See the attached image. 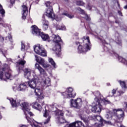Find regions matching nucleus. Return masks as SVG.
Instances as JSON below:
<instances>
[{
  "label": "nucleus",
  "instance_id": "27",
  "mask_svg": "<svg viewBox=\"0 0 127 127\" xmlns=\"http://www.w3.org/2000/svg\"><path fill=\"white\" fill-rule=\"evenodd\" d=\"M116 35H117V36H116L115 37V41L118 45H120V46H122V40L120 38V37H119V34L117 33L116 34Z\"/></svg>",
  "mask_w": 127,
  "mask_h": 127
},
{
  "label": "nucleus",
  "instance_id": "11",
  "mask_svg": "<svg viewBox=\"0 0 127 127\" xmlns=\"http://www.w3.org/2000/svg\"><path fill=\"white\" fill-rule=\"evenodd\" d=\"M94 101L96 102V104L95 106H94L91 109L92 112H93V113H101L102 111V108H103L102 107L103 105L101 104V102H100V101H99V99L97 98H95Z\"/></svg>",
  "mask_w": 127,
  "mask_h": 127
},
{
  "label": "nucleus",
  "instance_id": "43",
  "mask_svg": "<svg viewBox=\"0 0 127 127\" xmlns=\"http://www.w3.org/2000/svg\"><path fill=\"white\" fill-rule=\"evenodd\" d=\"M8 38L9 40L11 42H12V36H11L10 34H9V35H8Z\"/></svg>",
  "mask_w": 127,
  "mask_h": 127
},
{
  "label": "nucleus",
  "instance_id": "44",
  "mask_svg": "<svg viewBox=\"0 0 127 127\" xmlns=\"http://www.w3.org/2000/svg\"><path fill=\"white\" fill-rule=\"evenodd\" d=\"M78 33H76V35H73V39H78Z\"/></svg>",
  "mask_w": 127,
  "mask_h": 127
},
{
  "label": "nucleus",
  "instance_id": "55",
  "mask_svg": "<svg viewBox=\"0 0 127 127\" xmlns=\"http://www.w3.org/2000/svg\"><path fill=\"white\" fill-rule=\"evenodd\" d=\"M90 28V26L89 25H88L87 26V29H89Z\"/></svg>",
  "mask_w": 127,
  "mask_h": 127
},
{
  "label": "nucleus",
  "instance_id": "63",
  "mask_svg": "<svg viewBox=\"0 0 127 127\" xmlns=\"http://www.w3.org/2000/svg\"><path fill=\"white\" fill-rule=\"evenodd\" d=\"M65 0V1H67L68 0Z\"/></svg>",
  "mask_w": 127,
  "mask_h": 127
},
{
  "label": "nucleus",
  "instance_id": "12",
  "mask_svg": "<svg viewBox=\"0 0 127 127\" xmlns=\"http://www.w3.org/2000/svg\"><path fill=\"white\" fill-rule=\"evenodd\" d=\"M91 120H92L93 121H98L100 123H96L95 124V126L96 127H102L103 123H104V120L102 118V117L99 116V115H93L91 116Z\"/></svg>",
  "mask_w": 127,
  "mask_h": 127
},
{
  "label": "nucleus",
  "instance_id": "26",
  "mask_svg": "<svg viewBox=\"0 0 127 127\" xmlns=\"http://www.w3.org/2000/svg\"><path fill=\"white\" fill-rule=\"evenodd\" d=\"M3 40H4V39H3V37L0 36V41H3ZM7 51V50L6 49H0V52L2 53V54L4 57H5V54H6Z\"/></svg>",
  "mask_w": 127,
  "mask_h": 127
},
{
  "label": "nucleus",
  "instance_id": "53",
  "mask_svg": "<svg viewBox=\"0 0 127 127\" xmlns=\"http://www.w3.org/2000/svg\"><path fill=\"white\" fill-rule=\"evenodd\" d=\"M20 127H27V126H26L25 125H22V126H20Z\"/></svg>",
  "mask_w": 127,
  "mask_h": 127
},
{
  "label": "nucleus",
  "instance_id": "25",
  "mask_svg": "<svg viewBox=\"0 0 127 127\" xmlns=\"http://www.w3.org/2000/svg\"><path fill=\"white\" fill-rule=\"evenodd\" d=\"M78 9L79 10V11H80V12L81 13V14H83L84 15V18H85V19H86V20H90L91 19L90 18V17H89V16H88V15H87V14H86L85 13V11H84V10L82 9L81 8H78Z\"/></svg>",
  "mask_w": 127,
  "mask_h": 127
},
{
  "label": "nucleus",
  "instance_id": "24",
  "mask_svg": "<svg viewBox=\"0 0 127 127\" xmlns=\"http://www.w3.org/2000/svg\"><path fill=\"white\" fill-rule=\"evenodd\" d=\"M32 108L38 111H41L42 110V107L40 104H38L37 102H34L32 104Z\"/></svg>",
  "mask_w": 127,
  "mask_h": 127
},
{
  "label": "nucleus",
  "instance_id": "28",
  "mask_svg": "<svg viewBox=\"0 0 127 127\" xmlns=\"http://www.w3.org/2000/svg\"><path fill=\"white\" fill-rule=\"evenodd\" d=\"M49 63H50V64H51L52 66H53V67H54L55 69H56V68H57V65L53 60V59L51 58H49Z\"/></svg>",
  "mask_w": 127,
  "mask_h": 127
},
{
  "label": "nucleus",
  "instance_id": "59",
  "mask_svg": "<svg viewBox=\"0 0 127 127\" xmlns=\"http://www.w3.org/2000/svg\"><path fill=\"white\" fill-rule=\"evenodd\" d=\"M1 62H0V66H1Z\"/></svg>",
  "mask_w": 127,
  "mask_h": 127
},
{
  "label": "nucleus",
  "instance_id": "14",
  "mask_svg": "<svg viewBox=\"0 0 127 127\" xmlns=\"http://www.w3.org/2000/svg\"><path fill=\"white\" fill-rule=\"evenodd\" d=\"M39 81L41 83V86L43 89V87H42V85H41L42 84H43L44 87H46V88L47 87H49V86H50L51 85V80L48 77H47L45 78V80H43V82L40 81V79H39Z\"/></svg>",
  "mask_w": 127,
  "mask_h": 127
},
{
  "label": "nucleus",
  "instance_id": "62",
  "mask_svg": "<svg viewBox=\"0 0 127 127\" xmlns=\"http://www.w3.org/2000/svg\"><path fill=\"white\" fill-rule=\"evenodd\" d=\"M126 89H127V84L126 85Z\"/></svg>",
  "mask_w": 127,
  "mask_h": 127
},
{
  "label": "nucleus",
  "instance_id": "56",
  "mask_svg": "<svg viewBox=\"0 0 127 127\" xmlns=\"http://www.w3.org/2000/svg\"><path fill=\"white\" fill-rule=\"evenodd\" d=\"M126 108H127V102L126 103Z\"/></svg>",
  "mask_w": 127,
  "mask_h": 127
},
{
  "label": "nucleus",
  "instance_id": "60",
  "mask_svg": "<svg viewBox=\"0 0 127 127\" xmlns=\"http://www.w3.org/2000/svg\"><path fill=\"white\" fill-rule=\"evenodd\" d=\"M118 6H120V4H119V2H118Z\"/></svg>",
  "mask_w": 127,
  "mask_h": 127
},
{
  "label": "nucleus",
  "instance_id": "40",
  "mask_svg": "<svg viewBox=\"0 0 127 127\" xmlns=\"http://www.w3.org/2000/svg\"><path fill=\"white\" fill-rule=\"evenodd\" d=\"M97 38H98V39L100 40V41H102V42L103 43H104V44H106V41L105 40L103 39V37L100 38V37H98Z\"/></svg>",
  "mask_w": 127,
  "mask_h": 127
},
{
  "label": "nucleus",
  "instance_id": "9",
  "mask_svg": "<svg viewBox=\"0 0 127 127\" xmlns=\"http://www.w3.org/2000/svg\"><path fill=\"white\" fill-rule=\"evenodd\" d=\"M64 99H69L70 98H75L76 93L74 92L72 87L68 88L66 91L62 93Z\"/></svg>",
  "mask_w": 127,
  "mask_h": 127
},
{
  "label": "nucleus",
  "instance_id": "5",
  "mask_svg": "<svg viewBox=\"0 0 127 127\" xmlns=\"http://www.w3.org/2000/svg\"><path fill=\"white\" fill-rule=\"evenodd\" d=\"M11 77L10 69L8 64H4L3 68L0 69V79L5 81V79H9Z\"/></svg>",
  "mask_w": 127,
  "mask_h": 127
},
{
  "label": "nucleus",
  "instance_id": "13",
  "mask_svg": "<svg viewBox=\"0 0 127 127\" xmlns=\"http://www.w3.org/2000/svg\"><path fill=\"white\" fill-rule=\"evenodd\" d=\"M46 13V15L49 18H52V19L55 18V15L53 12V8L52 6H50V7L47 8Z\"/></svg>",
  "mask_w": 127,
  "mask_h": 127
},
{
  "label": "nucleus",
  "instance_id": "31",
  "mask_svg": "<svg viewBox=\"0 0 127 127\" xmlns=\"http://www.w3.org/2000/svg\"><path fill=\"white\" fill-rule=\"evenodd\" d=\"M0 13L1 14L2 17H4L5 16V15L4 14L5 13V11H4V9L2 8V5H1L0 4Z\"/></svg>",
  "mask_w": 127,
  "mask_h": 127
},
{
  "label": "nucleus",
  "instance_id": "34",
  "mask_svg": "<svg viewBox=\"0 0 127 127\" xmlns=\"http://www.w3.org/2000/svg\"><path fill=\"white\" fill-rule=\"evenodd\" d=\"M76 4H77V5H79L82 6H84L85 5V2H84L83 0H81L76 1Z\"/></svg>",
  "mask_w": 127,
  "mask_h": 127
},
{
  "label": "nucleus",
  "instance_id": "15",
  "mask_svg": "<svg viewBox=\"0 0 127 127\" xmlns=\"http://www.w3.org/2000/svg\"><path fill=\"white\" fill-rule=\"evenodd\" d=\"M32 33L34 35H36L37 36H39L41 34V32L40 30L36 26V25L32 26Z\"/></svg>",
  "mask_w": 127,
  "mask_h": 127
},
{
  "label": "nucleus",
  "instance_id": "46",
  "mask_svg": "<svg viewBox=\"0 0 127 127\" xmlns=\"http://www.w3.org/2000/svg\"><path fill=\"white\" fill-rule=\"evenodd\" d=\"M87 9H89V10H91V9H92V7L91 6H89V5H87Z\"/></svg>",
  "mask_w": 127,
  "mask_h": 127
},
{
  "label": "nucleus",
  "instance_id": "10",
  "mask_svg": "<svg viewBox=\"0 0 127 127\" xmlns=\"http://www.w3.org/2000/svg\"><path fill=\"white\" fill-rule=\"evenodd\" d=\"M83 101L81 98H77L76 99H71L70 100V106L75 109H80L82 107Z\"/></svg>",
  "mask_w": 127,
  "mask_h": 127
},
{
  "label": "nucleus",
  "instance_id": "37",
  "mask_svg": "<svg viewBox=\"0 0 127 127\" xmlns=\"http://www.w3.org/2000/svg\"><path fill=\"white\" fill-rule=\"evenodd\" d=\"M43 25H44L45 24H49V23L48 22V21H47V20L45 19V18H44V15L43 16Z\"/></svg>",
  "mask_w": 127,
  "mask_h": 127
},
{
  "label": "nucleus",
  "instance_id": "54",
  "mask_svg": "<svg viewBox=\"0 0 127 127\" xmlns=\"http://www.w3.org/2000/svg\"><path fill=\"white\" fill-rule=\"evenodd\" d=\"M76 45H78L79 44H80V43L79 42H76Z\"/></svg>",
  "mask_w": 127,
  "mask_h": 127
},
{
  "label": "nucleus",
  "instance_id": "19",
  "mask_svg": "<svg viewBox=\"0 0 127 127\" xmlns=\"http://www.w3.org/2000/svg\"><path fill=\"white\" fill-rule=\"evenodd\" d=\"M43 116L45 118H47V119L44 122V125H47L50 122V119H51V116L49 115V111L46 109Z\"/></svg>",
  "mask_w": 127,
  "mask_h": 127
},
{
  "label": "nucleus",
  "instance_id": "2",
  "mask_svg": "<svg viewBox=\"0 0 127 127\" xmlns=\"http://www.w3.org/2000/svg\"><path fill=\"white\" fill-rule=\"evenodd\" d=\"M113 111L114 115L113 116L112 112L109 111L106 115L105 118H106L107 120H112V119H113V120H114V124H116L117 122L118 123H122L124 120L125 112H124L122 109H113Z\"/></svg>",
  "mask_w": 127,
  "mask_h": 127
},
{
  "label": "nucleus",
  "instance_id": "33",
  "mask_svg": "<svg viewBox=\"0 0 127 127\" xmlns=\"http://www.w3.org/2000/svg\"><path fill=\"white\" fill-rule=\"evenodd\" d=\"M56 29L59 30H65L66 29V27L64 25L60 26L59 25H56Z\"/></svg>",
  "mask_w": 127,
  "mask_h": 127
},
{
  "label": "nucleus",
  "instance_id": "49",
  "mask_svg": "<svg viewBox=\"0 0 127 127\" xmlns=\"http://www.w3.org/2000/svg\"><path fill=\"white\" fill-rule=\"evenodd\" d=\"M118 13L121 16H123V13H122V11H118Z\"/></svg>",
  "mask_w": 127,
  "mask_h": 127
},
{
  "label": "nucleus",
  "instance_id": "32",
  "mask_svg": "<svg viewBox=\"0 0 127 127\" xmlns=\"http://www.w3.org/2000/svg\"><path fill=\"white\" fill-rule=\"evenodd\" d=\"M118 83L122 87V88H124V89H127V86L126 85V82L123 81L122 80H118Z\"/></svg>",
  "mask_w": 127,
  "mask_h": 127
},
{
  "label": "nucleus",
  "instance_id": "50",
  "mask_svg": "<svg viewBox=\"0 0 127 127\" xmlns=\"http://www.w3.org/2000/svg\"><path fill=\"white\" fill-rule=\"evenodd\" d=\"M15 1V0H10V2L11 3V4H13V3H14Z\"/></svg>",
  "mask_w": 127,
  "mask_h": 127
},
{
  "label": "nucleus",
  "instance_id": "3",
  "mask_svg": "<svg viewBox=\"0 0 127 127\" xmlns=\"http://www.w3.org/2000/svg\"><path fill=\"white\" fill-rule=\"evenodd\" d=\"M80 41H82V42H81V44H82L83 46L82 47V45H79L77 49L78 53L84 54L91 50V42H90V38L89 37L84 36L80 40Z\"/></svg>",
  "mask_w": 127,
  "mask_h": 127
},
{
  "label": "nucleus",
  "instance_id": "51",
  "mask_svg": "<svg viewBox=\"0 0 127 127\" xmlns=\"http://www.w3.org/2000/svg\"><path fill=\"white\" fill-rule=\"evenodd\" d=\"M119 93L120 94V96H121V95H122V94H124V92H123L122 91H119Z\"/></svg>",
  "mask_w": 127,
  "mask_h": 127
},
{
  "label": "nucleus",
  "instance_id": "57",
  "mask_svg": "<svg viewBox=\"0 0 127 127\" xmlns=\"http://www.w3.org/2000/svg\"><path fill=\"white\" fill-rule=\"evenodd\" d=\"M107 86H110V83H107Z\"/></svg>",
  "mask_w": 127,
  "mask_h": 127
},
{
  "label": "nucleus",
  "instance_id": "21",
  "mask_svg": "<svg viewBox=\"0 0 127 127\" xmlns=\"http://www.w3.org/2000/svg\"><path fill=\"white\" fill-rule=\"evenodd\" d=\"M27 89V86L26 84L23 83H21L18 87L17 91H20L21 92H25Z\"/></svg>",
  "mask_w": 127,
  "mask_h": 127
},
{
  "label": "nucleus",
  "instance_id": "61",
  "mask_svg": "<svg viewBox=\"0 0 127 127\" xmlns=\"http://www.w3.org/2000/svg\"><path fill=\"white\" fill-rule=\"evenodd\" d=\"M85 27L86 28V29H87V27H86V26L85 25Z\"/></svg>",
  "mask_w": 127,
  "mask_h": 127
},
{
  "label": "nucleus",
  "instance_id": "35",
  "mask_svg": "<svg viewBox=\"0 0 127 127\" xmlns=\"http://www.w3.org/2000/svg\"><path fill=\"white\" fill-rule=\"evenodd\" d=\"M62 15H65V16H67V17H68V18H70V19L73 18L74 17V15H71L67 12H64L62 13Z\"/></svg>",
  "mask_w": 127,
  "mask_h": 127
},
{
  "label": "nucleus",
  "instance_id": "20",
  "mask_svg": "<svg viewBox=\"0 0 127 127\" xmlns=\"http://www.w3.org/2000/svg\"><path fill=\"white\" fill-rule=\"evenodd\" d=\"M23 71L25 78H26L28 80H30L29 77H30L31 74V69L29 68H25L24 69Z\"/></svg>",
  "mask_w": 127,
  "mask_h": 127
},
{
  "label": "nucleus",
  "instance_id": "47",
  "mask_svg": "<svg viewBox=\"0 0 127 127\" xmlns=\"http://www.w3.org/2000/svg\"><path fill=\"white\" fill-rule=\"evenodd\" d=\"M18 88V87H13V90L14 92H15V91H17V89Z\"/></svg>",
  "mask_w": 127,
  "mask_h": 127
},
{
  "label": "nucleus",
  "instance_id": "52",
  "mask_svg": "<svg viewBox=\"0 0 127 127\" xmlns=\"http://www.w3.org/2000/svg\"><path fill=\"white\" fill-rule=\"evenodd\" d=\"M0 22H3V18L0 17Z\"/></svg>",
  "mask_w": 127,
  "mask_h": 127
},
{
  "label": "nucleus",
  "instance_id": "38",
  "mask_svg": "<svg viewBox=\"0 0 127 127\" xmlns=\"http://www.w3.org/2000/svg\"><path fill=\"white\" fill-rule=\"evenodd\" d=\"M21 51H24L25 50V45H24V43L23 41L21 42Z\"/></svg>",
  "mask_w": 127,
  "mask_h": 127
},
{
  "label": "nucleus",
  "instance_id": "36",
  "mask_svg": "<svg viewBox=\"0 0 127 127\" xmlns=\"http://www.w3.org/2000/svg\"><path fill=\"white\" fill-rule=\"evenodd\" d=\"M0 24H1L2 26H3V27H5V28H8L9 30H10V28L9 27V25H8V24L0 23Z\"/></svg>",
  "mask_w": 127,
  "mask_h": 127
},
{
  "label": "nucleus",
  "instance_id": "30",
  "mask_svg": "<svg viewBox=\"0 0 127 127\" xmlns=\"http://www.w3.org/2000/svg\"><path fill=\"white\" fill-rule=\"evenodd\" d=\"M93 95L95 96V98L98 99V100H100V98H102L103 96L101 95V93H100L98 91H95L93 92Z\"/></svg>",
  "mask_w": 127,
  "mask_h": 127
},
{
  "label": "nucleus",
  "instance_id": "16",
  "mask_svg": "<svg viewBox=\"0 0 127 127\" xmlns=\"http://www.w3.org/2000/svg\"><path fill=\"white\" fill-rule=\"evenodd\" d=\"M22 19H26L27 14L28 13V9L27 6L23 5H22Z\"/></svg>",
  "mask_w": 127,
  "mask_h": 127
},
{
  "label": "nucleus",
  "instance_id": "42",
  "mask_svg": "<svg viewBox=\"0 0 127 127\" xmlns=\"http://www.w3.org/2000/svg\"><path fill=\"white\" fill-rule=\"evenodd\" d=\"M103 124H107V125H110L112 126L113 125V123L110 121H106V120L103 121Z\"/></svg>",
  "mask_w": 127,
  "mask_h": 127
},
{
  "label": "nucleus",
  "instance_id": "22",
  "mask_svg": "<svg viewBox=\"0 0 127 127\" xmlns=\"http://www.w3.org/2000/svg\"><path fill=\"white\" fill-rule=\"evenodd\" d=\"M39 36H41L42 39L44 41H49V42L50 38L49 37V35H48V34H45L43 32H41V34H40Z\"/></svg>",
  "mask_w": 127,
  "mask_h": 127
},
{
  "label": "nucleus",
  "instance_id": "29",
  "mask_svg": "<svg viewBox=\"0 0 127 127\" xmlns=\"http://www.w3.org/2000/svg\"><path fill=\"white\" fill-rule=\"evenodd\" d=\"M80 118L81 120H82V121L86 124V126H88V124H89V122H90V120L88 118H85L83 116H80Z\"/></svg>",
  "mask_w": 127,
  "mask_h": 127
},
{
  "label": "nucleus",
  "instance_id": "6",
  "mask_svg": "<svg viewBox=\"0 0 127 127\" xmlns=\"http://www.w3.org/2000/svg\"><path fill=\"white\" fill-rule=\"evenodd\" d=\"M51 111L55 113L56 116H58L57 119L60 124H65L67 123L64 117V113H63L62 111L59 110L57 109V107H56V104H53L52 106Z\"/></svg>",
  "mask_w": 127,
  "mask_h": 127
},
{
  "label": "nucleus",
  "instance_id": "18",
  "mask_svg": "<svg viewBox=\"0 0 127 127\" xmlns=\"http://www.w3.org/2000/svg\"><path fill=\"white\" fill-rule=\"evenodd\" d=\"M35 67L36 69H38V70H39L41 75H43L44 77H46L47 76V73H46L45 70L43 68H42V67H41V66H40L39 64H36Z\"/></svg>",
  "mask_w": 127,
  "mask_h": 127
},
{
  "label": "nucleus",
  "instance_id": "7",
  "mask_svg": "<svg viewBox=\"0 0 127 127\" xmlns=\"http://www.w3.org/2000/svg\"><path fill=\"white\" fill-rule=\"evenodd\" d=\"M35 58H36V61L38 62L40 65L42 66L46 70H47L50 75H51L52 74V67H51V66L47 64H45V61H44V59L41 58V57L35 55Z\"/></svg>",
  "mask_w": 127,
  "mask_h": 127
},
{
  "label": "nucleus",
  "instance_id": "4",
  "mask_svg": "<svg viewBox=\"0 0 127 127\" xmlns=\"http://www.w3.org/2000/svg\"><path fill=\"white\" fill-rule=\"evenodd\" d=\"M52 41L55 43V46L53 48V50L56 52L58 57H60L61 56V45H63V41L58 35H52Z\"/></svg>",
  "mask_w": 127,
  "mask_h": 127
},
{
  "label": "nucleus",
  "instance_id": "17",
  "mask_svg": "<svg viewBox=\"0 0 127 127\" xmlns=\"http://www.w3.org/2000/svg\"><path fill=\"white\" fill-rule=\"evenodd\" d=\"M26 63V62L24 60H19L17 63V67L19 70V72H21L22 71V68H23L24 66V64Z\"/></svg>",
  "mask_w": 127,
  "mask_h": 127
},
{
  "label": "nucleus",
  "instance_id": "39",
  "mask_svg": "<svg viewBox=\"0 0 127 127\" xmlns=\"http://www.w3.org/2000/svg\"><path fill=\"white\" fill-rule=\"evenodd\" d=\"M49 25V24H44V25H43V28L44 30H47V29H48Z\"/></svg>",
  "mask_w": 127,
  "mask_h": 127
},
{
  "label": "nucleus",
  "instance_id": "48",
  "mask_svg": "<svg viewBox=\"0 0 127 127\" xmlns=\"http://www.w3.org/2000/svg\"><path fill=\"white\" fill-rule=\"evenodd\" d=\"M86 114H90V113H91V110H87L86 111Z\"/></svg>",
  "mask_w": 127,
  "mask_h": 127
},
{
  "label": "nucleus",
  "instance_id": "64",
  "mask_svg": "<svg viewBox=\"0 0 127 127\" xmlns=\"http://www.w3.org/2000/svg\"><path fill=\"white\" fill-rule=\"evenodd\" d=\"M108 97H111V95H109Z\"/></svg>",
  "mask_w": 127,
  "mask_h": 127
},
{
  "label": "nucleus",
  "instance_id": "41",
  "mask_svg": "<svg viewBox=\"0 0 127 127\" xmlns=\"http://www.w3.org/2000/svg\"><path fill=\"white\" fill-rule=\"evenodd\" d=\"M46 6H47V7L49 8L50 7V6H52L51 5H50V4H51V2H50V1H48L47 2L45 3Z\"/></svg>",
  "mask_w": 127,
  "mask_h": 127
},
{
  "label": "nucleus",
  "instance_id": "8",
  "mask_svg": "<svg viewBox=\"0 0 127 127\" xmlns=\"http://www.w3.org/2000/svg\"><path fill=\"white\" fill-rule=\"evenodd\" d=\"M34 51L36 54L40 55V56L43 57H46L47 56V52L42 45L37 44L35 45L34 48Z\"/></svg>",
  "mask_w": 127,
  "mask_h": 127
},
{
  "label": "nucleus",
  "instance_id": "58",
  "mask_svg": "<svg viewBox=\"0 0 127 127\" xmlns=\"http://www.w3.org/2000/svg\"><path fill=\"white\" fill-rule=\"evenodd\" d=\"M0 119H1V115H0Z\"/></svg>",
  "mask_w": 127,
  "mask_h": 127
},
{
  "label": "nucleus",
  "instance_id": "1",
  "mask_svg": "<svg viewBox=\"0 0 127 127\" xmlns=\"http://www.w3.org/2000/svg\"><path fill=\"white\" fill-rule=\"evenodd\" d=\"M28 84L30 88L34 90L36 96H38L41 99L43 98V91H42L43 88L41 86V83H40L38 76L35 75L31 80L28 82Z\"/></svg>",
  "mask_w": 127,
  "mask_h": 127
},
{
  "label": "nucleus",
  "instance_id": "45",
  "mask_svg": "<svg viewBox=\"0 0 127 127\" xmlns=\"http://www.w3.org/2000/svg\"><path fill=\"white\" fill-rule=\"evenodd\" d=\"M116 92H117V91H116V90L113 89V90H112V94H113V95H112L111 97H113V96H114V94H116Z\"/></svg>",
  "mask_w": 127,
  "mask_h": 127
},
{
  "label": "nucleus",
  "instance_id": "23",
  "mask_svg": "<svg viewBox=\"0 0 127 127\" xmlns=\"http://www.w3.org/2000/svg\"><path fill=\"white\" fill-rule=\"evenodd\" d=\"M99 101L102 106L104 105H108V104H111V102L109 101V100L106 98H104L103 97H100V100L99 99Z\"/></svg>",
  "mask_w": 127,
  "mask_h": 127
}]
</instances>
